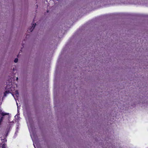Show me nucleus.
<instances>
[{
    "label": "nucleus",
    "mask_w": 148,
    "mask_h": 148,
    "mask_svg": "<svg viewBox=\"0 0 148 148\" xmlns=\"http://www.w3.org/2000/svg\"><path fill=\"white\" fill-rule=\"evenodd\" d=\"M18 79V77H16V80L17 81Z\"/></svg>",
    "instance_id": "9"
},
{
    "label": "nucleus",
    "mask_w": 148,
    "mask_h": 148,
    "mask_svg": "<svg viewBox=\"0 0 148 148\" xmlns=\"http://www.w3.org/2000/svg\"><path fill=\"white\" fill-rule=\"evenodd\" d=\"M18 59L17 58H16L15 59L14 61L15 63H16L18 62Z\"/></svg>",
    "instance_id": "6"
},
{
    "label": "nucleus",
    "mask_w": 148,
    "mask_h": 148,
    "mask_svg": "<svg viewBox=\"0 0 148 148\" xmlns=\"http://www.w3.org/2000/svg\"><path fill=\"white\" fill-rule=\"evenodd\" d=\"M31 29L32 30V27H31V28H30V29Z\"/></svg>",
    "instance_id": "10"
},
{
    "label": "nucleus",
    "mask_w": 148,
    "mask_h": 148,
    "mask_svg": "<svg viewBox=\"0 0 148 148\" xmlns=\"http://www.w3.org/2000/svg\"><path fill=\"white\" fill-rule=\"evenodd\" d=\"M36 24H32V29H29V32H32L33 30L34 29V28H35V25H36Z\"/></svg>",
    "instance_id": "3"
},
{
    "label": "nucleus",
    "mask_w": 148,
    "mask_h": 148,
    "mask_svg": "<svg viewBox=\"0 0 148 148\" xmlns=\"http://www.w3.org/2000/svg\"><path fill=\"white\" fill-rule=\"evenodd\" d=\"M9 114L8 113L2 112V111L0 110V117L1 116H4L6 115H8Z\"/></svg>",
    "instance_id": "2"
},
{
    "label": "nucleus",
    "mask_w": 148,
    "mask_h": 148,
    "mask_svg": "<svg viewBox=\"0 0 148 148\" xmlns=\"http://www.w3.org/2000/svg\"><path fill=\"white\" fill-rule=\"evenodd\" d=\"M6 144L4 143L3 144L2 146V148H6Z\"/></svg>",
    "instance_id": "5"
},
{
    "label": "nucleus",
    "mask_w": 148,
    "mask_h": 148,
    "mask_svg": "<svg viewBox=\"0 0 148 148\" xmlns=\"http://www.w3.org/2000/svg\"><path fill=\"white\" fill-rule=\"evenodd\" d=\"M12 78H10V79H8V80H7L6 82V86L5 87V89L6 90H6L4 93V96H5L6 95V94L9 93H11V87L12 85V81L13 79Z\"/></svg>",
    "instance_id": "1"
},
{
    "label": "nucleus",
    "mask_w": 148,
    "mask_h": 148,
    "mask_svg": "<svg viewBox=\"0 0 148 148\" xmlns=\"http://www.w3.org/2000/svg\"><path fill=\"white\" fill-rule=\"evenodd\" d=\"M2 122V121H0V125H1Z\"/></svg>",
    "instance_id": "8"
},
{
    "label": "nucleus",
    "mask_w": 148,
    "mask_h": 148,
    "mask_svg": "<svg viewBox=\"0 0 148 148\" xmlns=\"http://www.w3.org/2000/svg\"><path fill=\"white\" fill-rule=\"evenodd\" d=\"M14 94L15 95L16 97H18L19 93L18 91L17 90H16L15 91Z\"/></svg>",
    "instance_id": "4"
},
{
    "label": "nucleus",
    "mask_w": 148,
    "mask_h": 148,
    "mask_svg": "<svg viewBox=\"0 0 148 148\" xmlns=\"http://www.w3.org/2000/svg\"><path fill=\"white\" fill-rule=\"evenodd\" d=\"M3 116H2V117H0V121H2L3 120Z\"/></svg>",
    "instance_id": "7"
}]
</instances>
